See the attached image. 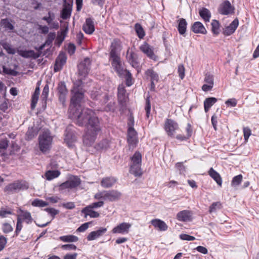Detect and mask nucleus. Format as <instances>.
<instances>
[{
  "instance_id": "obj_55",
  "label": "nucleus",
  "mask_w": 259,
  "mask_h": 259,
  "mask_svg": "<svg viewBox=\"0 0 259 259\" xmlns=\"http://www.w3.org/2000/svg\"><path fill=\"white\" fill-rule=\"evenodd\" d=\"M145 109L146 112V116L147 118H148L149 117V114L151 111V104L149 97H147L146 98Z\"/></svg>"
},
{
  "instance_id": "obj_54",
  "label": "nucleus",
  "mask_w": 259,
  "mask_h": 259,
  "mask_svg": "<svg viewBox=\"0 0 259 259\" xmlns=\"http://www.w3.org/2000/svg\"><path fill=\"white\" fill-rule=\"evenodd\" d=\"M104 202L103 201H99L98 202L93 203L87 206V207H88L89 208L93 209L94 208L101 207L103 206L104 205Z\"/></svg>"
},
{
  "instance_id": "obj_41",
  "label": "nucleus",
  "mask_w": 259,
  "mask_h": 259,
  "mask_svg": "<svg viewBox=\"0 0 259 259\" xmlns=\"http://www.w3.org/2000/svg\"><path fill=\"white\" fill-rule=\"evenodd\" d=\"M211 31L215 35L219 34L220 32V23L218 20H213L211 23Z\"/></svg>"
},
{
  "instance_id": "obj_43",
  "label": "nucleus",
  "mask_w": 259,
  "mask_h": 259,
  "mask_svg": "<svg viewBox=\"0 0 259 259\" xmlns=\"http://www.w3.org/2000/svg\"><path fill=\"white\" fill-rule=\"evenodd\" d=\"M124 75L125 78L126 85L128 87H130L133 83L132 78V74L129 71L125 70L124 74L122 75Z\"/></svg>"
},
{
  "instance_id": "obj_58",
  "label": "nucleus",
  "mask_w": 259,
  "mask_h": 259,
  "mask_svg": "<svg viewBox=\"0 0 259 259\" xmlns=\"http://www.w3.org/2000/svg\"><path fill=\"white\" fill-rule=\"evenodd\" d=\"M91 224V222H87L82 224L80 227H79L76 231L78 232H83L85 231L89 227V225Z\"/></svg>"
},
{
  "instance_id": "obj_1",
  "label": "nucleus",
  "mask_w": 259,
  "mask_h": 259,
  "mask_svg": "<svg viewBox=\"0 0 259 259\" xmlns=\"http://www.w3.org/2000/svg\"><path fill=\"white\" fill-rule=\"evenodd\" d=\"M69 117L74 120L78 125L87 126L83 143L88 146L92 145L101 131L99 119L94 111L89 108H80L69 111Z\"/></svg>"
},
{
  "instance_id": "obj_35",
  "label": "nucleus",
  "mask_w": 259,
  "mask_h": 259,
  "mask_svg": "<svg viewBox=\"0 0 259 259\" xmlns=\"http://www.w3.org/2000/svg\"><path fill=\"white\" fill-rule=\"evenodd\" d=\"M59 239L64 242H73L78 240V238L73 235L62 236L59 237Z\"/></svg>"
},
{
  "instance_id": "obj_30",
  "label": "nucleus",
  "mask_w": 259,
  "mask_h": 259,
  "mask_svg": "<svg viewBox=\"0 0 259 259\" xmlns=\"http://www.w3.org/2000/svg\"><path fill=\"white\" fill-rule=\"evenodd\" d=\"M199 14L205 22H209L211 15L208 9L202 8L199 10Z\"/></svg>"
},
{
  "instance_id": "obj_56",
  "label": "nucleus",
  "mask_w": 259,
  "mask_h": 259,
  "mask_svg": "<svg viewBox=\"0 0 259 259\" xmlns=\"http://www.w3.org/2000/svg\"><path fill=\"white\" fill-rule=\"evenodd\" d=\"M178 72L180 77L183 79L185 77V69L183 64H180L178 67Z\"/></svg>"
},
{
  "instance_id": "obj_13",
  "label": "nucleus",
  "mask_w": 259,
  "mask_h": 259,
  "mask_svg": "<svg viewBox=\"0 0 259 259\" xmlns=\"http://www.w3.org/2000/svg\"><path fill=\"white\" fill-rule=\"evenodd\" d=\"M67 60L66 55L63 53H60L57 57L54 66L55 72L60 70L63 66L65 64Z\"/></svg>"
},
{
  "instance_id": "obj_18",
  "label": "nucleus",
  "mask_w": 259,
  "mask_h": 259,
  "mask_svg": "<svg viewBox=\"0 0 259 259\" xmlns=\"http://www.w3.org/2000/svg\"><path fill=\"white\" fill-rule=\"evenodd\" d=\"M126 58L130 64L134 68H138L139 63L138 61L137 55L136 53L129 50L127 51Z\"/></svg>"
},
{
  "instance_id": "obj_37",
  "label": "nucleus",
  "mask_w": 259,
  "mask_h": 259,
  "mask_svg": "<svg viewBox=\"0 0 259 259\" xmlns=\"http://www.w3.org/2000/svg\"><path fill=\"white\" fill-rule=\"evenodd\" d=\"M0 44L3 47V48L6 50L8 54L12 55L15 54V49L12 48L10 44L5 41H2L1 42Z\"/></svg>"
},
{
  "instance_id": "obj_10",
  "label": "nucleus",
  "mask_w": 259,
  "mask_h": 259,
  "mask_svg": "<svg viewBox=\"0 0 259 259\" xmlns=\"http://www.w3.org/2000/svg\"><path fill=\"white\" fill-rule=\"evenodd\" d=\"M111 62V65L115 71L120 76H122L125 70L123 69L122 66V62L121 61L120 57L110 58Z\"/></svg>"
},
{
  "instance_id": "obj_52",
  "label": "nucleus",
  "mask_w": 259,
  "mask_h": 259,
  "mask_svg": "<svg viewBox=\"0 0 259 259\" xmlns=\"http://www.w3.org/2000/svg\"><path fill=\"white\" fill-rule=\"evenodd\" d=\"M2 230L5 233H9L13 230V228L10 224L6 223L3 225Z\"/></svg>"
},
{
  "instance_id": "obj_63",
  "label": "nucleus",
  "mask_w": 259,
  "mask_h": 259,
  "mask_svg": "<svg viewBox=\"0 0 259 259\" xmlns=\"http://www.w3.org/2000/svg\"><path fill=\"white\" fill-rule=\"evenodd\" d=\"M225 104L228 106H231V107H235L237 105V100L234 99V98H232V99H228V100H227L226 102H225Z\"/></svg>"
},
{
  "instance_id": "obj_19",
  "label": "nucleus",
  "mask_w": 259,
  "mask_h": 259,
  "mask_svg": "<svg viewBox=\"0 0 259 259\" xmlns=\"http://www.w3.org/2000/svg\"><path fill=\"white\" fill-rule=\"evenodd\" d=\"M82 29L85 33L88 34H92L95 31V25L93 20L90 18H87L85 22L82 26Z\"/></svg>"
},
{
  "instance_id": "obj_2",
  "label": "nucleus",
  "mask_w": 259,
  "mask_h": 259,
  "mask_svg": "<svg viewBox=\"0 0 259 259\" xmlns=\"http://www.w3.org/2000/svg\"><path fill=\"white\" fill-rule=\"evenodd\" d=\"M53 139V136L49 130L44 131L39 135V148L42 153H46L50 150L52 145Z\"/></svg>"
},
{
  "instance_id": "obj_60",
  "label": "nucleus",
  "mask_w": 259,
  "mask_h": 259,
  "mask_svg": "<svg viewBox=\"0 0 259 259\" xmlns=\"http://www.w3.org/2000/svg\"><path fill=\"white\" fill-rule=\"evenodd\" d=\"M180 238L183 240L193 241L195 239L194 236L186 234H182L180 235Z\"/></svg>"
},
{
  "instance_id": "obj_23",
  "label": "nucleus",
  "mask_w": 259,
  "mask_h": 259,
  "mask_svg": "<svg viewBox=\"0 0 259 259\" xmlns=\"http://www.w3.org/2000/svg\"><path fill=\"white\" fill-rule=\"evenodd\" d=\"M58 91L59 94V100L62 104H64L65 101V98L67 93V90L64 83L61 82L59 84Z\"/></svg>"
},
{
  "instance_id": "obj_4",
  "label": "nucleus",
  "mask_w": 259,
  "mask_h": 259,
  "mask_svg": "<svg viewBox=\"0 0 259 259\" xmlns=\"http://www.w3.org/2000/svg\"><path fill=\"white\" fill-rule=\"evenodd\" d=\"M142 154L139 151H136L131 157L130 172L136 177L142 175L141 170Z\"/></svg>"
},
{
  "instance_id": "obj_53",
  "label": "nucleus",
  "mask_w": 259,
  "mask_h": 259,
  "mask_svg": "<svg viewBox=\"0 0 259 259\" xmlns=\"http://www.w3.org/2000/svg\"><path fill=\"white\" fill-rule=\"evenodd\" d=\"M204 81L206 83V84H209L213 85V76L210 74H206L204 77Z\"/></svg>"
},
{
  "instance_id": "obj_57",
  "label": "nucleus",
  "mask_w": 259,
  "mask_h": 259,
  "mask_svg": "<svg viewBox=\"0 0 259 259\" xmlns=\"http://www.w3.org/2000/svg\"><path fill=\"white\" fill-rule=\"evenodd\" d=\"M187 132H188V134H187V137L182 136L181 135H178L176 136V138L178 140H180L181 141L186 140V139H187L189 137H190L191 136V131L190 130V126L187 128Z\"/></svg>"
},
{
  "instance_id": "obj_25",
  "label": "nucleus",
  "mask_w": 259,
  "mask_h": 259,
  "mask_svg": "<svg viewBox=\"0 0 259 259\" xmlns=\"http://www.w3.org/2000/svg\"><path fill=\"white\" fill-rule=\"evenodd\" d=\"M151 224L155 227L157 228L160 231H166L168 226L166 223L159 219H153L151 221Z\"/></svg>"
},
{
  "instance_id": "obj_5",
  "label": "nucleus",
  "mask_w": 259,
  "mask_h": 259,
  "mask_svg": "<svg viewBox=\"0 0 259 259\" xmlns=\"http://www.w3.org/2000/svg\"><path fill=\"white\" fill-rule=\"evenodd\" d=\"M72 94L69 111L80 108V103L84 97L83 93L75 87L72 90Z\"/></svg>"
},
{
  "instance_id": "obj_48",
  "label": "nucleus",
  "mask_w": 259,
  "mask_h": 259,
  "mask_svg": "<svg viewBox=\"0 0 259 259\" xmlns=\"http://www.w3.org/2000/svg\"><path fill=\"white\" fill-rule=\"evenodd\" d=\"M55 19V14L51 12H49L48 16H45L42 18V20L47 22L48 24H52Z\"/></svg>"
},
{
  "instance_id": "obj_22",
  "label": "nucleus",
  "mask_w": 259,
  "mask_h": 259,
  "mask_svg": "<svg viewBox=\"0 0 259 259\" xmlns=\"http://www.w3.org/2000/svg\"><path fill=\"white\" fill-rule=\"evenodd\" d=\"M191 29L195 33H201L205 34L207 31L204 26L200 22H195L192 26Z\"/></svg>"
},
{
  "instance_id": "obj_36",
  "label": "nucleus",
  "mask_w": 259,
  "mask_h": 259,
  "mask_svg": "<svg viewBox=\"0 0 259 259\" xmlns=\"http://www.w3.org/2000/svg\"><path fill=\"white\" fill-rule=\"evenodd\" d=\"M60 175V172L58 170H48L45 174L47 180L50 181L57 178Z\"/></svg>"
},
{
  "instance_id": "obj_3",
  "label": "nucleus",
  "mask_w": 259,
  "mask_h": 259,
  "mask_svg": "<svg viewBox=\"0 0 259 259\" xmlns=\"http://www.w3.org/2000/svg\"><path fill=\"white\" fill-rule=\"evenodd\" d=\"M121 195L120 192L116 190H111L98 192L94 195V198L113 202L119 200Z\"/></svg>"
},
{
  "instance_id": "obj_42",
  "label": "nucleus",
  "mask_w": 259,
  "mask_h": 259,
  "mask_svg": "<svg viewBox=\"0 0 259 259\" xmlns=\"http://www.w3.org/2000/svg\"><path fill=\"white\" fill-rule=\"evenodd\" d=\"M71 10L69 7H65L63 9L61 17L64 20H66L71 16Z\"/></svg>"
},
{
  "instance_id": "obj_26",
  "label": "nucleus",
  "mask_w": 259,
  "mask_h": 259,
  "mask_svg": "<svg viewBox=\"0 0 259 259\" xmlns=\"http://www.w3.org/2000/svg\"><path fill=\"white\" fill-rule=\"evenodd\" d=\"M116 182V179L114 177H106L103 178L101 182V186L105 188L112 187Z\"/></svg>"
},
{
  "instance_id": "obj_29",
  "label": "nucleus",
  "mask_w": 259,
  "mask_h": 259,
  "mask_svg": "<svg viewBox=\"0 0 259 259\" xmlns=\"http://www.w3.org/2000/svg\"><path fill=\"white\" fill-rule=\"evenodd\" d=\"M81 212L84 214L85 218H87L88 215L92 218H97L100 216L99 212L87 207L81 210Z\"/></svg>"
},
{
  "instance_id": "obj_7",
  "label": "nucleus",
  "mask_w": 259,
  "mask_h": 259,
  "mask_svg": "<svg viewBox=\"0 0 259 259\" xmlns=\"http://www.w3.org/2000/svg\"><path fill=\"white\" fill-rule=\"evenodd\" d=\"M122 49L121 41L118 39H114L111 42L110 47L109 58L120 57Z\"/></svg>"
},
{
  "instance_id": "obj_39",
  "label": "nucleus",
  "mask_w": 259,
  "mask_h": 259,
  "mask_svg": "<svg viewBox=\"0 0 259 259\" xmlns=\"http://www.w3.org/2000/svg\"><path fill=\"white\" fill-rule=\"evenodd\" d=\"M126 90L124 87L122 85H119L118 87V99L122 101L125 98Z\"/></svg>"
},
{
  "instance_id": "obj_9",
  "label": "nucleus",
  "mask_w": 259,
  "mask_h": 259,
  "mask_svg": "<svg viewBox=\"0 0 259 259\" xmlns=\"http://www.w3.org/2000/svg\"><path fill=\"white\" fill-rule=\"evenodd\" d=\"M80 184V180L77 176H74L70 178L68 181L61 184L60 186L61 189L67 188H74Z\"/></svg>"
},
{
  "instance_id": "obj_46",
  "label": "nucleus",
  "mask_w": 259,
  "mask_h": 259,
  "mask_svg": "<svg viewBox=\"0 0 259 259\" xmlns=\"http://www.w3.org/2000/svg\"><path fill=\"white\" fill-rule=\"evenodd\" d=\"M22 228V220L20 218L19 215L17 216V225H16V229L15 230V235L18 236L19 232L21 231V229Z\"/></svg>"
},
{
  "instance_id": "obj_45",
  "label": "nucleus",
  "mask_w": 259,
  "mask_h": 259,
  "mask_svg": "<svg viewBox=\"0 0 259 259\" xmlns=\"http://www.w3.org/2000/svg\"><path fill=\"white\" fill-rule=\"evenodd\" d=\"M222 204L220 202H215L210 206L209 212L212 213L221 208Z\"/></svg>"
},
{
  "instance_id": "obj_32",
  "label": "nucleus",
  "mask_w": 259,
  "mask_h": 259,
  "mask_svg": "<svg viewBox=\"0 0 259 259\" xmlns=\"http://www.w3.org/2000/svg\"><path fill=\"white\" fill-rule=\"evenodd\" d=\"M217 101V99L214 97L206 98L204 101V107L205 112H208L210 107L214 105Z\"/></svg>"
},
{
  "instance_id": "obj_47",
  "label": "nucleus",
  "mask_w": 259,
  "mask_h": 259,
  "mask_svg": "<svg viewBox=\"0 0 259 259\" xmlns=\"http://www.w3.org/2000/svg\"><path fill=\"white\" fill-rule=\"evenodd\" d=\"M242 180V176L241 175H237L233 178L231 182L232 186L235 187L238 186Z\"/></svg>"
},
{
  "instance_id": "obj_11",
  "label": "nucleus",
  "mask_w": 259,
  "mask_h": 259,
  "mask_svg": "<svg viewBox=\"0 0 259 259\" xmlns=\"http://www.w3.org/2000/svg\"><path fill=\"white\" fill-rule=\"evenodd\" d=\"M218 11L221 14L227 15L233 14L234 8L230 2L226 0L220 5Z\"/></svg>"
},
{
  "instance_id": "obj_38",
  "label": "nucleus",
  "mask_w": 259,
  "mask_h": 259,
  "mask_svg": "<svg viewBox=\"0 0 259 259\" xmlns=\"http://www.w3.org/2000/svg\"><path fill=\"white\" fill-rule=\"evenodd\" d=\"M135 29L138 36L140 38H143L145 36V33L141 24L136 23L135 25Z\"/></svg>"
},
{
  "instance_id": "obj_51",
  "label": "nucleus",
  "mask_w": 259,
  "mask_h": 259,
  "mask_svg": "<svg viewBox=\"0 0 259 259\" xmlns=\"http://www.w3.org/2000/svg\"><path fill=\"white\" fill-rule=\"evenodd\" d=\"M39 94L33 93L32 99H31V109H33L35 108L36 105L37 104L38 97H39Z\"/></svg>"
},
{
  "instance_id": "obj_17",
  "label": "nucleus",
  "mask_w": 259,
  "mask_h": 259,
  "mask_svg": "<svg viewBox=\"0 0 259 259\" xmlns=\"http://www.w3.org/2000/svg\"><path fill=\"white\" fill-rule=\"evenodd\" d=\"M239 24L238 19H235L231 23L227 26L224 30L223 33L225 35L229 36L233 34L237 29Z\"/></svg>"
},
{
  "instance_id": "obj_20",
  "label": "nucleus",
  "mask_w": 259,
  "mask_h": 259,
  "mask_svg": "<svg viewBox=\"0 0 259 259\" xmlns=\"http://www.w3.org/2000/svg\"><path fill=\"white\" fill-rule=\"evenodd\" d=\"M127 142L129 144L135 145L138 142L137 133L133 129L127 130Z\"/></svg>"
},
{
  "instance_id": "obj_49",
  "label": "nucleus",
  "mask_w": 259,
  "mask_h": 259,
  "mask_svg": "<svg viewBox=\"0 0 259 259\" xmlns=\"http://www.w3.org/2000/svg\"><path fill=\"white\" fill-rule=\"evenodd\" d=\"M44 210L48 212V213L52 217L53 219L55 218L56 215L59 213V210L54 208H46L44 209Z\"/></svg>"
},
{
  "instance_id": "obj_62",
  "label": "nucleus",
  "mask_w": 259,
  "mask_h": 259,
  "mask_svg": "<svg viewBox=\"0 0 259 259\" xmlns=\"http://www.w3.org/2000/svg\"><path fill=\"white\" fill-rule=\"evenodd\" d=\"M8 144L9 141L7 139H2L0 141V150L6 149Z\"/></svg>"
},
{
  "instance_id": "obj_21",
  "label": "nucleus",
  "mask_w": 259,
  "mask_h": 259,
  "mask_svg": "<svg viewBox=\"0 0 259 259\" xmlns=\"http://www.w3.org/2000/svg\"><path fill=\"white\" fill-rule=\"evenodd\" d=\"M64 141L69 147H72L73 143L76 141V137L73 132L66 130Z\"/></svg>"
},
{
  "instance_id": "obj_28",
  "label": "nucleus",
  "mask_w": 259,
  "mask_h": 259,
  "mask_svg": "<svg viewBox=\"0 0 259 259\" xmlns=\"http://www.w3.org/2000/svg\"><path fill=\"white\" fill-rule=\"evenodd\" d=\"M90 63V59L89 58H85L83 62L80 63L78 66V70L82 74H87L89 71V65Z\"/></svg>"
},
{
  "instance_id": "obj_33",
  "label": "nucleus",
  "mask_w": 259,
  "mask_h": 259,
  "mask_svg": "<svg viewBox=\"0 0 259 259\" xmlns=\"http://www.w3.org/2000/svg\"><path fill=\"white\" fill-rule=\"evenodd\" d=\"M187 23L184 18H181L178 20V29L180 34L183 35L186 31Z\"/></svg>"
},
{
  "instance_id": "obj_31",
  "label": "nucleus",
  "mask_w": 259,
  "mask_h": 259,
  "mask_svg": "<svg viewBox=\"0 0 259 259\" xmlns=\"http://www.w3.org/2000/svg\"><path fill=\"white\" fill-rule=\"evenodd\" d=\"M209 175L219 185L221 186L222 184V178L220 174L217 172L213 168H210L208 171Z\"/></svg>"
},
{
  "instance_id": "obj_61",
  "label": "nucleus",
  "mask_w": 259,
  "mask_h": 259,
  "mask_svg": "<svg viewBox=\"0 0 259 259\" xmlns=\"http://www.w3.org/2000/svg\"><path fill=\"white\" fill-rule=\"evenodd\" d=\"M7 242V238L4 236H0V251L2 250Z\"/></svg>"
},
{
  "instance_id": "obj_64",
  "label": "nucleus",
  "mask_w": 259,
  "mask_h": 259,
  "mask_svg": "<svg viewBox=\"0 0 259 259\" xmlns=\"http://www.w3.org/2000/svg\"><path fill=\"white\" fill-rule=\"evenodd\" d=\"M49 92V88L48 84H46L44 89L41 94V97L43 99H46L48 97V94Z\"/></svg>"
},
{
  "instance_id": "obj_24",
  "label": "nucleus",
  "mask_w": 259,
  "mask_h": 259,
  "mask_svg": "<svg viewBox=\"0 0 259 259\" xmlns=\"http://www.w3.org/2000/svg\"><path fill=\"white\" fill-rule=\"evenodd\" d=\"M18 54L24 58H33L34 59L38 58L40 55V53H35L32 50H20L18 51Z\"/></svg>"
},
{
  "instance_id": "obj_44",
  "label": "nucleus",
  "mask_w": 259,
  "mask_h": 259,
  "mask_svg": "<svg viewBox=\"0 0 259 259\" xmlns=\"http://www.w3.org/2000/svg\"><path fill=\"white\" fill-rule=\"evenodd\" d=\"M1 24L2 26L8 30H12L14 29L13 25L7 19H2L1 22Z\"/></svg>"
},
{
  "instance_id": "obj_8",
  "label": "nucleus",
  "mask_w": 259,
  "mask_h": 259,
  "mask_svg": "<svg viewBox=\"0 0 259 259\" xmlns=\"http://www.w3.org/2000/svg\"><path fill=\"white\" fill-rule=\"evenodd\" d=\"M28 188V185L25 182H16L7 186L5 191L8 192H14L20 190L27 189Z\"/></svg>"
},
{
  "instance_id": "obj_34",
  "label": "nucleus",
  "mask_w": 259,
  "mask_h": 259,
  "mask_svg": "<svg viewBox=\"0 0 259 259\" xmlns=\"http://www.w3.org/2000/svg\"><path fill=\"white\" fill-rule=\"evenodd\" d=\"M147 76L149 77L151 81L157 82L159 80V75L158 73L154 71L153 69H148L145 72Z\"/></svg>"
},
{
  "instance_id": "obj_50",
  "label": "nucleus",
  "mask_w": 259,
  "mask_h": 259,
  "mask_svg": "<svg viewBox=\"0 0 259 259\" xmlns=\"http://www.w3.org/2000/svg\"><path fill=\"white\" fill-rule=\"evenodd\" d=\"M109 146V142L107 140H103L98 144V149H104Z\"/></svg>"
},
{
  "instance_id": "obj_40",
  "label": "nucleus",
  "mask_w": 259,
  "mask_h": 259,
  "mask_svg": "<svg viewBox=\"0 0 259 259\" xmlns=\"http://www.w3.org/2000/svg\"><path fill=\"white\" fill-rule=\"evenodd\" d=\"M31 205L35 207H43L49 205V203L42 200L35 199L31 203Z\"/></svg>"
},
{
  "instance_id": "obj_15",
  "label": "nucleus",
  "mask_w": 259,
  "mask_h": 259,
  "mask_svg": "<svg viewBox=\"0 0 259 259\" xmlns=\"http://www.w3.org/2000/svg\"><path fill=\"white\" fill-rule=\"evenodd\" d=\"M107 231L106 228L101 227L96 231L91 232L87 236L88 241L94 240L103 236Z\"/></svg>"
},
{
  "instance_id": "obj_27",
  "label": "nucleus",
  "mask_w": 259,
  "mask_h": 259,
  "mask_svg": "<svg viewBox=\"0 0 259 259\" xmlns=\"http://www.w3.org/2000/svg\"><path fill=\"white\" fill-rule=\"evenodd\" d=\"M19 211L21 213L19 215L22 221H25L27 224H31L33 222V219L30 212L21 209H19Z\"/></svg>"
},
{
  "instance_id": "obj_6",
  "label": "nucleus",
  "mask_w": 259,
  "mask_h": 259,
  "mask_svg": "<svg viewBox=\"0 0 259 259\" xmlns=\"http://www.w3.org/2000/svg\"><path fill=\"white\" fill-rule=\"evenodd\" d=\"M164 130L167 135L174 137L179 126L177 122L171 119H166L164 123Z\"/></svg>"
},
{
  "instance_id": "obj_14",
  "label": "nucleus",
  "mask_w": 259,
  "mask_h": 259,
  "mask_svg": "<svg viewBox=\"0 0 259 259\" xmlns=\"http://www.w3.org/2000/svg\"><path fill=\"white\" fill-rule=\"evenodd\" d=\"M140 50L150 59H153L155 58V56L153 52V48L147 42H145L143 44L141 45L140 47Z\"/></svg>"
},
{
  "instance_id": "obj_59",
  "label": "nucleus",
  "mask_w": 259,
  "mask_h": 259,
  "mask_svg": "<svg viewBox=\"0 0 259 259\" xmlns=\"http://www.w3.org/2000/svg\"><path fill=\"white\" fill-rule=\"evenodd\" d=\"M13 213L11 210H7L4 208H2L0 210V217L6 218L8 214H12Z\"/></svg>"
},
{
  "instance_id": "obj_16",
  "label": "nucleus",
  "mask_w": 259,
  "mask_h": 259,
  "mask_svg": "<svg viewBox=\"0 0 259 259\" xmlns=\"http://www.w3.org/2000/svg\"><path fill=\"white\" fill-rule=\"evenodd\" d=\"M192 212L190 210H184L179 212L177 214V219L181 222H187L191 220Z\"/></svg>"
},
{
  "instance_id": "obj_12",
  "label": "nucleus",
  "mask_w": 259,
  "mask_h": 259,
  "mask_svg": "<svg viewBox=\"0 0 259 259\" xmlns=\"http://www.w3.org/2000/svg\"><path fill=\"white\" fill-rule=\"evenodd\" d=\"M131 225L128 223H122L114 227L112 232L114 234H125L128 232Z\"/></svg>"
}]
</instances>
